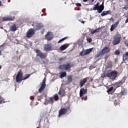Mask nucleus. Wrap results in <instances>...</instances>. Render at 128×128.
I'll use <instances>...</instances> for the list:
<instances>
[{"label": "nucleus", "instance_id": "nucleus-40", "mask_svg": "<svg viewBox=\"0 0 128 128\" xmlns=\"http://www.w3.org/2000/svg\"><path fill=\"white\" fill-rule=\"evenodd\" d=\"M124 44H126V46H128V40H126L124 42Z\"/></svg>", "mask_w": 128, "mask_h": 128}, {"label": "nucleus", "instance_id": "nucleus-43", "mask_svg": "<svg viewBox=\"0 0 128 128\" xmlns=\"http://www.w3.org/2000/svg\"><path fill=\"white\" fill-rule=\"evenodd\" d=\"M30 100H33L34 99V96H32L30 97Z\"/></svg>", "mask_w": 128, "mask_h": 128}, {"label": "nucleus", "instance_id": "nucleus-42", "mask_svg": "<svg viewBox=\"0 0 128 128\" xmlns=\"http://www.w3.org/2000/svg\"><path fill=\"white\" fill-rule=\"evenodd\" d=\"M83 99L84 100H88V96H84Z\"/></svg>", "mask_w": 128, "mask_h": 128}, {"label": "nucleus", "instance_id": "nucleus-39", "mask_svg": "<svg viewBox=\"0 0 128 128\" xmlns=\"http://www.w3.org/2000/svg\"><path fill=\"white\" fill-rule=\"evenodd\" d=\"M92 38H89L88 40V42H92Z\"/></svg>", "mask_w": 128, "mask_h": 128}, {"label": "nucleus", "instance_id": "nucleus-47", "mask_svg": "<svg viewBox=\"0 0 128 128\" xmlns=\"http://www.w3.org/2000/svg\"><path fill=\"white\" fill-rule=\"evenodd\" d=\"M2 6V1L0 0V6Z\"/></svg>", "mask_w": 128, "mask_h": 128}, {"label": "nucleus", "instance_id": "nucleus-55", "mask_svg": "<svg viewBox=\"0 0 128 128\" xmlns=\"http://www.w3.org/2000/svg\"><path fill=\"white\" fill-rule=\"evenodd\" d=\"M1 28H4V27H1Z\"/></svg>", "mask_w": 128, "mask_h": 128}, {"label": "nucleus", "instance_id": "nucleus-6", "mask_svg": "<svg viewBox=\"0 0 128 128\" xmlns=\"http://www.w3.org/2000/svg\"><path fill=\"white\" fill-rule=\"evenodd\" d=\"M118 74V72L116 70L112 71L107 73V78H109L110 80H116Z\"/></svg>", "mask_w": 128, "mask_h": 128}, {"label": "nucleus", "instance_id": "nucleus-38", "mask_svg": "<svg viewBox=\"0 0 128 128\" xmlns=\"http://www.w3.org/2000/svg\"><path fill=\"white\" fill-rule=\"evenodd\" d=\"M76 6H82V4L80 3H76Z\"/></svg>", "mask_w": 128, "mask_h": 128}, {"label": "nucleus", "instance_id": "nucleus-1", "mask_svg": "<svg viewBox=\"0 0 128 128\" xmlns=\"http://www.w3.org/2000/svg\"><path fill=\"white\" fill-rule=\"evenodd\" d=\"M22 74V70H20L16 76V82H22V80H27V78H28L30 76V74H26V77L24 78Z\"/></svg>", "mask_w": 128, "mask_h": 128}, {"label": "nucleus", "instance_id": "nucleus-21", "mask_svg": "<svg viewBox=\"0 0 128 128\" xmlns=\"http://www.w3.org/2000/svg\"><path fill=\"white\" fill-rule=\"evenodd\" d=\"M114 104L116 106H120V98H118L117 99L115 100L114 101Z\"/></svg>", "mask_w": 128, "mask_h": 128}, {"label": "nucleus", "instance_id": "nucleus-32", "mask_svg": "<svg viewBox=\"0 0 128 128\" xmlns=\"http://www.w3.org/2000/svg\"><path fill=\"white\" fill-rule=\"evenodd\" d=\"M106 77H108V73H106V74H102L101 76V78H104Z\"/></svg>", "mask_w": 128, "mask_h": 128}, {"label": "nucleus", "instance_id": "nucleus-14", "mask_svg": "<svg viewBox=\"0 0 128 128\" xmlns=\"http://www.w3.org/2000/svg\"><path fill=\"white\" fill-rule=\"evenodd\" d=\"M14 20V17L12 16H6L2 18V22H12Z\"/></svg>", "mask_w": 128, "mask_h": 128}, {"label": "nucleus", "instance_id": "nucleus-48", "mask_svg": "<svg viewBox=\"0 0 128 128\" xmlns=\"http://www.w3.org/2000/svg\"><path fill=\"white\" fill-rule=\"evenodd\" d=\"M38 102H37L36 104V106H38Z\"/></svg>", "mask_w": 128, "mask_h": 128}, {"label": "nucleus", "instance_id": "nucleus-41", "mask_svg": "<svg viewBox=\"0 0 128 128\" xmlns=\"http://www.w3.org/2000/svg\"><path fill=\"white\" fill-rule=\"evenodd\" d=\"M96 30L91 32L92 34H96Z\"/></svg>", "mask_w": 128, "mask_h": 128}, {"label": "nucleus", "instance_id": "nucleus-2", "mask_svg": "<svg viewBox=\"0 0 128 128\" xmlns=\"http://www.w3.org/2000/svg\"><path fill=\"white\" fill-rule=\"evenodd\" d=\"M104 10V2L101 5H100V2H98L96 4L94 5L93 8L94 10H98V14H100L102 10Z\"/></svg>", "mask_w": 128, "mask_h": 128}, {"label": "nucleus", "instance_id": "nucleus-52", "mask_svg": "<svg viewBox=\"0 0 128 128\" xmlns=\"http://www.w3.org/2000/svg\"><path fill=\"white\" fill-rule=\"evenodd\" d=\"M10 2V0H8V2Z\"/></svg>", "mask_w": 128, "mask_h": 128}, {"label": "nucleus", "instance_id": "nucleus-12", "mask_svg": "<svg viewBox=\"0 0 128 128\" xmlns=\"http://www.w3.org/2000/svg\"><path fill=\"white\" fill-rule=\"evenodd\" d=\"M44 50L45 52H50V50H52V45L50 44H45L44 46Z\"/></svg>", "mask_w": 128, "mask_h": 128}, {"label": "nucleus", "instance_id": "nucleus-17", "mask_svg": "<svg viewBox=\"0 0 128 128\" xmlns=\"http://www.w3.org/2000/svg\"><path fill=\"white\" fill-rule=\"evenodd\" d=\"M86 92H88V90L84 89V88H82L80 90V96L82 98L84 94H86Z\"/></svg>", "mask_w": 128, "mask_h": 128}, {"label": "nucleus", "instance_id": "nucleus-56", "mask_svg": "<svg viewBox=\"0 0 128 128\" xmlns=\"http://www.w3.org/2000/svg\"><path fill=\"white\" fill-rule=\"evenodd\" d=\"M36 128H40V127L38 126V127H37Z\"/></svg>", "mask_w": 128, "mask_h": 128}, {"label": "nucleus", "instance_id": "nucleus-49", "mask_svg": "<svg viewBox=\"0 0 128 128\" xmlns=\"http://www.w3.org/2000/svg\"><path fill=\"white\" fill-rule=\"evenodd\" d=\"M82 24H84V21H82Z\"/></svg>", "mask_w": 128, "mask_h": 128}, {"label": "nucleus", "instance_id": "nucleus-19", "mask_svg": "<svg viewBox=\"0 0 128 128\" xmlns=\"http://www.w3.org/2000/svg\"><path fill=\"white\" fill-rule=\"evenodd\" d=\"M70 45L68 44H64L63 45L61 46L60 48V50H66Z\"/></svg>", "mask_w": 128, "mask_h": 128}, {"label": "nucleus", "instance_id": "nucleus-18", "mask_svg": "<svg viewBox=\"0 0 128 128\" xmlns=\"http://www.w3.org/2000/svg\"><path fill=\"white\" fill-rule=\"evenodd\" d=\"M42 28H44V26L42 24L39 23L36 24V25L34 26V28L35 30H40Z\"/></svg>", "mask_w": 128, "mask_h": 128}, {"label": "nucleus", "instance_id": "nucleus-8", "mask_svg": "<svg viewBox=\"0 0 128 128\" xmlns=\"http://www.w3.org/2000/svg\"><path fill=\"white\" fill-rule=\"evenodd\" d=\"M56 100H58V94H55L49 98L48 102L51 104H54V102H56Z\"/></svg>", "mask_w": 128, "mask_h": 128}, {"label": "nucleus", "instance_id": "nucleus-26", "mask_svg": "<svg viewBox=\"0 0 128 128\" xmlns=\"http://www.w3.org/2000/svg\"><path fill=\"white\" fill-rule=\"evenodd\" d=\"M60 78H64V76H66V72H64L60 73Z\"/></svg>", "mask_w": 128, "mask_h": 128}, {"label": "nucleus", "instance_id": "nucleus-28", "mask_svg": "<svg viewBox=\"0 0 128 128\" xmlns=\"http://www.w3.org/2000/svg\"><path fill=\"white\" fill-rule=\"evenodd\" d=\"M58 94L61 96H64V94H66V92L64 90H60L58 92Z\"/></svg>", "mask_w": 128, "mask_h": 128}, {"label": "nucleus", "instance_id": "nucleus-37", "mask_svg": "<svg viewBox=\"0 0 128 128\" xmlns=\"http://www.w3.org/2000/svg\"><path fill=\"white\" fill-rule=\"evenodd\" d=\"M96 32H100V28H98L95 30Z\"/></svg>", "mask_w": 128, "mask_h": 128}, {"label": "nucleus", "instance_id": "nucleus-4", "mask_svg": "<svg viewBox=\"0 0 128 128\" xmlns=\"http://www.w3.org/2000/svg\"><path fill=\"white\" fill-rule=\"evenodd\" d=\"M34 52L36 54V56L40 57V60H46L48 56V53H44L40 50L36 49Z\"/></svg>", "mask_w": 128, "mask_h": 128}, {"label": "nucleus", "instance_id": "nucleus-10", "mask_svg": "<svg viewBox=\"0 0 128 128\" xmlns=\"http://www.w3.org/2000/svg\"><path fill=\"white\" fill-rule=\"evenodd\" d=\"M36 33V31L34 28H30L26 32V38H32L34 34Z\"/></svg>", "mask_w": 128, "mask_h": 128}, {"label": "nucleus", "instance_id": "nucleus-44", "mask_svg": "<svg viewBox=\"0 0 128 128\" xmlns=\"http://www.w3.org/2000/svg\"><path fill=\"white\" fill-rule=\"evenodd\" d=\"M41 32H42V34H44V30H42V31Z\"/></svg>", "mask_w": 128, "mask_h": 128}, {"label": "nucleus", "instance_id": "nucleus-20", "mask_svg": "<svg viewBox=\"0 0 128 128\" xmlns=\"http://www.w3.org/2000/svg\"><path fill=\"white\" fill-rule=\"evenodd\" d=\"M10 32H16V24L12 25L10 28Z\"/></svg>", "mask_w": 128, "mask_h": 128}, {"label": "nucleus", "instance_id": "nucleus-15", "mask_svg": "<svg viewBox=\"0 0 128 128\" xmlns=\"http://www.w3.org/2000/svg\"><path fill=\"white\" fill-rule=\"evenodd\" d=\"M118 24H120V21L118 20L114 24H112L111 26V28L110 29L111 32H114L116 28H118Z\"/></svg>", "mask_w": 128, "mask_h": 128}, {"label": "nucleus", "instance_id": "nucleus-51", "mask_svg": "<svg viewBox=\"0 0 128 128\" xmlns=\"http://www.w3.org/2000/svg\"><path fill=\"white\" fill-rule=\"evenodd\" d=\"M2 69V66H0V70Z\"/></svg>", "mask_w": 128, "mask_h": 128}, {"label": "nucleus", "instance_id": "nucleus-11", "mask_svg": "<svg viewBox=\"0 0 128 128\" xmlns=\"http://www.w3.org/2000/svg\"><path fill=\"white\" fill-rule=\"evenodd\" d=\"M46 78H44L42 84H41V86L40 87V88L38 90V92L40 93L42 92H44V88H46Z\"/></svg>", "mask_w": 128, "mask_h": 128}, {"label": "nucleus", "instance_id": "nucleus-3", "mask_svg": "<svg viewBox=\"0 0 128 128\" xmlns=\"http://www.w3.org/2000/svg\"><path fill=\"white\" fill-rule=\"evenodd\" d=\"M110 52V48L108 47H104L96 55V58H100V56H104L106 54H108V52Z\"/></svg>", "mask_w": 128, "mask_h": 128}, {"label": "nucleus", "instance_id": "nucleus-24", "mask_svg": "<svg viewBox=\"0 0 128 128\" xmlns=\"http://www.w3.org/2000/svg\"><path fill=\"white\" fill-rule=\"evenodd\" d=\"M92 52V48L86 50L84 52L85 56H86V54H89L90 52Z\"/></svg>", "mask_w": 128, "mask_h": 128}, {"label": "nucleus", "instance_id": "nucleus-30", "mask_svg": "<svg viewBox=\"0 0 128 128\" xmlns=\"http://www.w3.org/2000/svg\"><path fill=\"white\" fill-rule=\"evenodd\" d=\"M68 38V37L66 36V37H64V38L60 39V40H59L58 41V43L60 44V43L62 42H64V40H66Z\"/></svg>", "mask_w": 128, "mask_h": 128}, {"label": "nucleus", "instance_id": "nucleus-50", "mask_svg": "<svg viewBox=\"0 0 128 128\" xmlns=\"http://www.w3.org/2000/svg\"><path fill=\"white\" fill-rule=\"evenodd\" d=\"M2 54V51L0 50V56Z\"/></svg>", "mask_w": 128, "mask_h": 128}, {"label": "nucleus", "instance_id": "nucleus-53", "mask_svg": "<svg viewBox=\"0 0 128 128\" xmlns=\"http://www.w3.org/2000/svg\"><path fill=\"white\" fill-rule=\"evenodd\" d=\"M92 2H94V0H92Z\"/></svg>", "mask_w": 128, "mask_h": 128}, {"label": "nucleus", "instance_id": "nucleus-35", "mask_svg": "<svg viewBox=\"0 0 128 128\" xmlns=\"http://www.w3.org/2000/svg\"><path fill=\"white\" fill-rule=\"evenodd\" d=\"M58 62H60V64L61 62H64V58H60L58 59Z\"/></svg>", "mask_w": 128, "mask_h": 128}, {"label": "nucleus", "instance_id": "nucleus-25", "mask_svg": "<svg viewBox=\"0 0 128 128\" xmlns=\"http://www.w3.org/2000/svg\"><path fill=\"white\" fill-rule=\"evenodd\" d=\"M68 84H70L72 82V76L70 75L68 77Z\"/></svg>", "mask_w": 128, "mask_h": 128}, {"label": "nucleus", "instance_id": "nucleus-23", "mask_svg": "<svg viewBox=\"0 0 128 128\" xmlns=\"http://www.w3.org/2000/svg\"><path fill=\"white\" fill-rule=\"evenodd\" d=\"M108 14H110V10L104 11L102 14L101 16H104Z\"/></svg>", "mask_w": 128, "mask_h": 128}, {"label": "nucleus", "instance_id": "nucleus-22", "mask_svg": "<svg viewBox=\"0 0 128 128\" xmlns=\"http://www.w3.org/2000/svg\"><path fill=\"white\" fill-rule=\"evenodd\" d=\"M123 60L126 62V60H128V52H126L125 54H123Z\"/></svg>", "mask_w": 128, "mask_h": 128}, {"label": "nucleus", "instance_id": "nucleus-29", "mask_svg": "<svg viewBox=\"0 0 128 128\" xmlns=\"http://www.w3.org/2000/svg\"><path fill=\"white\" fill-rule=\"evenodd\" d=\"M124 82V80H122L121 81H119L117 83L118 86H122Z\"/></svg>", "mask_w": 128, "mask_h": 128}, {"label": "nucleus", "instance_id": "nucleus-27", "mask_svg": "<svg viewBox=\"0 0 128 128\" xmlns=\"http://www.w3.org/2000/svg\"><path fill=\"white\" fill-rule=\"evenodd\" d=\"M120 94L122 96H126V90L124 88H122Z\"/></svg>", "mask_w": 128, "mask_h": 128}, {"label": "nucleus", "instance_id": "nucleus-5", "mask_svg": "<svg viewBox=\"0 0 128 128\" xmlns=\"http://www.w3.org/2000/svg\"><path fill=\"white\" fill-rule=\"evenodd\" d=\"M72 65L70 64V63H66V64H60L58 66V70H68L72 68Z\"/></svg>", "mask_w": 128, "mask_h": 128}, {"label": "nucleus", "instance_id": "nucleus-31", "mask_svg": "<svg viewBox=\"0 0 128 128\" xmlns=\"http://www.w3.org/2000/svg\"><path fill=\"white\" fill-rule=\"evenodd\" d=\"M4 98H2V96H0V104H2V102H4Z\"/></svg>", "mask_w": 128, "mask_h": 128}, {"label": "nucleus", "instance_id": "nucleus-57", "mask_svg": "<svg viewBox=\"0 0 128 128\" xmlns=\"http://www.w3.org/2000/svg\"><path fill=\"white\" fill-rule=\"evenodd\" d=\"M42 16H44V14H42Z\"/></svg>", "mask_w": 128, "mask_h": 128}, {"label": "nucleus", "instance_id": "nucleus-46", "mask_svg": "<svg viewBox=\"0 0 128 128\" xmlns=\"http://www.w3.org/2000/svg\"><path fill=\"white\" fill-rule=\"evenodd\" d=\"M14 78H15V79H16V76H14Z\"/></svg>", "mask_w": 128, "mask_h": 128}, {"label": "nucleus", "instance_id": "nucleus-13", "mask_svg": "<svg viewBox=\"0 0 128 128\" xmlns=\"http://www.w3.org/2000/svg\"><path fill=\"white\" fill-rule=\"evenodd\" d=\"M45 38L47 40H52L54 38V34H52V32H48L47 34L45 36Z\"/></svg>", "mask_w": 128, "mask_h": 128}, {"label": "nucleus", "instance_id": "nucleus-16", "mask_svg": "<svg viewBox=\"0 0 128 128\" xmlns=\"http://www.w3.org/2000/svg\"><path fill=\"white\" fill-rule=\"evenodd\" d=\"M88 77H86V78H83L82 80H81L80 82V88H82L84 86V84L86 82L88 81Z\"/></svg>", "mask_w": 128, "mask_h": 128}, {"label": "nucleus", "instance_id": "nucleus-33", "mask_svg": "<svg viewBox=\"0 0 128 128\" xmlns=\"http://www.w3.org/2000/svg\"><path fill=\"white\" fill-rule=\"evenodd\" d=\"M112 90H114V87H110L109 89H108L107 92H108V94H110V92H112Z\"/></svg>", "mask_w": 128, "mask_h": 128}, {"label": "nucleus", "instance_id": "nucleus-36", "mask_svg": "<svg viewBox=\"0 0 128 128\" xmlns=\"http://www.w3.org/2000/svg\"><path fill=\"white\" fill-rule=\"evenodd\" d=\"M120 54V50H116V51H115V54H116V56H118V54Z\"/></svg>", "mask_w": 128, "mask_h": 128}, {"label": "nucleus", "instance_id": "nucleus-34", "mask_svg": "<svg viewBox=\"0 0 128 128\" xmlns=\"http://www.w3.org/2000/svg\"><path fill=\"white\" fill-rule=\"evenodd\" d=\"M80 56H86V54H84V50H82L80 52Z\"/></svg>", "mask_w": 128, "mask_h": 128}, {"label": "nucleus", "instance_id": "nucleus-45", "mask_svg": "<svg viewBox=\"0 0 128 128\" xmlns=\"http://www.w3.org/2000/svg\"><path fill=\"white\" fill-rule=\"evenodd\" d=\"M88 0H83V2H88Z\"/></svg>", "mask_w": 128, "mask_h": 128}, {"label": "nucleus", "instance_id": "nucleus-54", "mask_svg": "<svg viewBox=\"0 0 128 128\" xmlns=\"http://www.w3.org/2000/svg\"><path fill=\"white\" fill-rule=\"evenodd\" d=\"M5 30V32H6V30Z\"/></svg>", "mask_w": 128, "mask_h": 128}, {"label": "nucleus", "instance_id": "nucleus-7", "mask_svg": "<svg viewBox=\"0 0 128 128\" xmlns=\"http://www.w3.org/2000/svg\"><path fill=\"white\" fill-rule=\"evenodd\" d=\"M70 110V108L67 107L66 108H62L58 110V118H60L62 116H64L68 110Z\"/></svg>", "mask_w": 128, "mask_h": 128}, {"label": "nucleus", "instance_id": "nucleus-9", "mask_svg": "<svg viewBox=\"0 0 128 128\" xmlns=\"http://www.w3.org/2000/svg\"><path fill=\"white\" fill-rule=\"evenodd\" d=\"M122 38L120 36H116L114 38V40L112 42V44L113 46H116V44H118L120 42V40Z\"/></svg>", "mask_w": 128, "mask_h": 128}]
</instances>
